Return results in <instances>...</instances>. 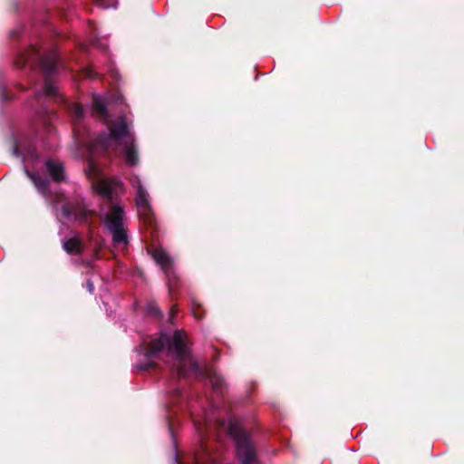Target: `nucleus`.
Here are the masks:
<instances>
[{
  "instance_id": "nucleus-1",
  "label": "nucleus",
  "mask_w": 464,
  "mask_h": 464,
  "mask_svg": "<svg viewBox=\"0 0 464 464\" xmlns=\"http://www.w3.org/2000/svg\"><path fill=\"white\" fill-rule=\"evenodd\" d=\"M186 338V333L179 330L173 334L172 338L161 334L157 338L144 339L139 351L149 359L170 358L173 361L172 367L179 376L197 378L206 376L214 390H220L223 385V378L212 369L203 372L199 368L190 354Z\"/></svg>"
},
{
  "instance_id": "nucleus-2",
  "label": "nucleus",
  "mask_w": 464,
  "mask_h": 464,
  "mask_svg": "<svg viewBox=\"0 0 464 464\" xmlns=\"http://www.w3.org/2000/svg\"><path fill=\"white\" fill-rule=\"evenodd\" d=\"M106 105V99L103 96L93 95L92 114L104 120L107 130L90 144L89 150L91 153L106 151L115 156H121L129 165L135 166L139 162V157L130 125L122 115L116 121H110Z\"/></svg>"
},
{
  "instance_id": "nucleus-3",
  "label": "nucleus",
  "mask_w": 464,
  "mask_h": 464,
  "mask_svg": "<svg viewBox=\"0 0 464 464\" xmlns=\"http://www.w3.org/2000/svg\"><path fill=\"white\" fill-rule=\"evenodd\" d=\"M102 222L106 231L111 235L114 245H127L124 211L120 205H112L110 210L102 217Z\"/></svg>"
},
{
  "instance_id": "nucleus-4",
  "label": "nucleus",
  "mask_w": 464,
  "mask_h": 464,
  "mask_svg": "<svg viewBox=\"0 0 464 464\" xmlns=\"http://www.w3.org/2000/svg\"><path fill=\"white\" fill-rule=\"evenodd\" d=\"M86 174L93 190L104 198H109L121 190V182L117 179L106 177L101 168L93 161L89 162Z\"/></svg>"
},
{
  "instance_id": "nucleus-5",
  "label": "nucleus",
  "mask_w": 464,
  "mask_h": 464,
  "mask_svg": "<svg viewBox=\"0 0 464 464\" xmlns=\"http://www.w3.org/2000/svg\"><path fill=\"white\" fill-rule=\"evenodd\" d=\"M22 160L24 165V170L27 176L34 183L38 190L48 199L53 200L54 208L58 211L59 204L64 200V197L61 195H54L53 197L48 192L49 181L47 179H41L36 174L28 170V168H35L39 163L38 155L34 148L31 146L24 149L22 152Z\"/></svg>"
},
{
  "instance_id": "nucleus-6",
  "label": "nucleus",
  "mask_w": 464,
  "mask_h": 464,
  "mask_svg": "<svg viewBox=\"0 0 464 464\" xmlns=\"http://www.w3.org/2000/svg\"><path fill=\"white\" fill-rule=\"evenodd\" d=\"M228 433L236 442L237 455L241 464H255L256 461L255 449L249 437L237 422H230Z\"/></svg>"
},
{
  "instance_id": "nucleus-7",
  "label": "nucleus",
  "mask_w": 464,
  "mask_h": 464,
  "mask_svg": "<svg viewBox=\"0 0 464 464\" xmlns=\"http://www.w3.org/2000/svg\"><path fill=\"white\" fill-rule=\"evenodd\" d=\"M130 183L135 188V201L138 213L140 217L144 219V222L147 223L148 226H150L153 222V214L150 203L149 193L143 188L140 179L138 176L132 177L130 179Z\"/></svg>"
},
{
  "instance_id": "nucleus-8",
  "label": "nucleus",
  "mask_w": 464,
  "mask_h": 464,
  "mask_svg": "<svg viewBox=\"0 0 464 464\" xmlns=\"http://www.w3.org/2000/svg\"><path fill=\"white\" fill-rule=\"evenodd\" d=\"M151 256L154 261L160 266L161 270L166 275L169 285V292L171 293L174 287L172 281L177 278L173 270L172 260L167 252L160 247L153 249L151 251Z\"/></svg>"
},
{
  "instance_id": "nucleus-9",
  "label": "nucleus",
  "mask_w": 464,
  "mask_h": 464,
  "mask_svg": "<svg viewBox=\"0 0 464 464\" xmlns=\"http://www.w3.org/2000/svg\"><path fill=\"white\" fill-rule=\"evenodd\" d=\"M88 210L84 206H78L72 208L68 203H64L62 205L61 211L57 215L64 219L74 218L75 220H82V218H86Z\"/></svg>"
},
{
  "instance_id": "nucleus-10",
  "label": "nucleus",
  "mask_w": 464,
  "mask_h": 464,
  "mask_svg": "<svg viewBox=\"0 0 464 464\" xmlns=\"http://www.w3.org/2000/svg\"><path fill=\"white\" fill-rule=\"evenodd\" d=\"M45 167L54 181L60 182L64 179L63 165L62 162L48 160L45 162Z\"/></svg>"
},
{
  "instance_id": "nucleus-11",
  "label": "nucleus",
  "mask_w": 464,
  "mask_h": 464,
  "mask_svg": "<svg viewBox=\"0 0 464 464\" xmlns=\"http://www.w3.org/2000/svg\"><path fill=\"white\" fill-rule=\"evenodd\" d=\"M41 63L48 75L55 72L58 66V57L55 53L44 56L41 59Z\"/></svg>"
},
{
  "instance_id": "nucleus-12",
  "label": "nucleus",
  "mask_w": 464,
  "mask_h": 464,
  "mask_svg": "<svg viewBox=\"0 0 464 464\" xmlns=\"http://www.w3.org/2000/svg\"><path fill=\"white\" fill-rule=\"evenodd\" d=\"M63 248L71 255H78L82 253V244L80 239L72 237L63 243Z\"/></svg>"
},
{
  "instance_id": "nucleus-13",
  "label": "nucleus",
  "mask_w": 464,
  "mask_h": 464,
  "mask_svg": "<svg viewBox=\"0 0 464 464\" xmlns=\"http://www.w3.org/2000/svg\"><path fill=\"white\" fill-rule=\"evenodd\" d=\"M67 108L72 117L73 124H78L84 118V111L80 104L68 103Z\"/></svg>"
},
{
  "instance_id": "nucleus-14",
  "label": "nucleus",
  "mask_w": 464,
  "mask_h": 464,
  "mask_svg": "<svg viewBox=\"0 0 464 464\" xmlns=\"http://www.w3.org/2000/svg\"><path fill=\"white\" fill-rule=\"evenodd\" d=\"M216 459L213 457L208 450L203 449L201 454H198L196 456V463L195 464H216ZM176 464H179L178 459H176Z\"/></svg>"
},
{
  "instance_id": "nucleus-15",
  "label": "nucleus",
  "mask_w": 464,
  "mask_h": 464,
  "mask_svg": "<svg viewBox=\"0 0 464 464\" xmlns=\"http://www.w3.org/2000/svg\"><path fill=\"white\" fill-rule=\"evenodd\" d=\"M94 2L102 8L116 7V0H94Z\"/></svg>"
},
{
  "instance_id": "nucleus-16",
  "label": "nucleus",
  "mask_w": 464,
  "mask_h": 464,
  "mask_svg": "<svg viewBox=\"0 0 464 464\" xmlns=\"http://www.w3.org/2000/svg\"><path fill=\"white\" fill-rule=\"evenodd\" d=\"M56 87L50 83V82H46L44 84V95L48 96V97H51V96H54L56 94Z\"/></svg>"
},
{
  "instance_id": "nucleus-17",
  "label": "nucleus",
  "mask_w": 464,
  "mask_h": 464,
  "mask_svg": "<svg viewBox=\"0 0 464 464\" xmlns=\"http://www.w3.org/2000/svg\"><path fill=\"white\" fill-rule=\"evenodd\" d=\"M148 312L150 314L155 315V316L160 314V309L157 306H155L154 304H151L148 305Z\"/></svg>"
},
{
  "instance_id": "nucleus-18",
  "label": "nucleus",
  "mask_w": 464,
  "mask_h": 464,
  "mask_svg": "<svg viewBox=\"0 0 464 464\" xmlns=\"http://www.w3.org/2000/svg\"><path fill=\"white\" fill-rule=\"evenodd\" d=\"M86 287L91 294L93 293L94 285L90 280L86 282Z\"/></svg>"
},
{
  "instance_id": "nucleus-19",
  "label": "nucleus",
  "mask_w": 464,
  "mask_h": 464,
  "mask_svg": "<svg viewBox=\"0 0 464 464\" xmlns=\"http://www.w3.org/2000/svg\"><path fill=\"white\" fill-rule=\"evenodd\" d=\"M85 75L89 78H92L93 79L94 78V74L92 72V69H86L85 71Z\"/></svg>"
},
{
  "instance_id": "nucleus-20",
  "label": "nucleus",
  "mask_w": 464,
  "mask_h": 464,
  "mask_svg": "<svg viewBox=\"0 0 464 464\" xmlns=\"http://www.w3.org/2000/svg\"><path fill=\"white\" fill-rule=\"evenodd\" d=\"M18 152H19V151H18V148H14V154L18 155Z\"/></svg>"
},
{
  "instance_id": "nucleus-21",
  "label": "nucleus",
  "mask_w": 464,
  "mask_h": 464,
  "mask_svg": "<svg viewBox=\"0 0 464 464\" xmlns=\"http://www.w3.org/2000/svg\"><path fill=\"white\" fill-rule=\"evenodd\" d=\"M77 124H74V126H76ZM79 130H77V127H75L74 129V132L76 133V136H79V133H77Z\"/></svg>"
},
{
  "instance_id": "nucleus-22",
  "label": "nucleus",
  "mask_w": 464,
  "mask_h": 464,
  "mask_svg": "<svg viewBox=\"0 0 464 464\" xmlns=\"http://www.w3.org/2000/svg\"><path fill=\"white\" fill-rule=\"evenodd\" d=\"M193 314H195L196 317H198V314H197V312L195 311V308H193Z\"/></svg>"
},
{
  "instance_id": "nucleus-23",
  "label": "nucleus",
  "mask_w": 464,
  "mask_h": 464,
  "mask_svg": "<svg viewBox=\"0 0 464 464\" xmlns=\"http://www.w3.org/2000/svg\"><path fill=\"white\" fill-rule=\"evenodd\" d=\"M138 369H139V370H144V369H145V367L140 365V366H138Z\"/></svg>"
},
{
  "instance_id": "nucleus-24",
  "label": "nucleus",
  "mask_w": 464,
  "mask_h": 464,
  "mask_svg": "<svg viewBox=\"0 0 464 464\" xmlns=\"http://www.w3.org/2000/svg\"><path fill=\"white\" fill-rule=\"evenodd\" d=\"M171 313H172V314L176 313V311L174 310V308H171Z\"/></svg>"
}]
</instances>
